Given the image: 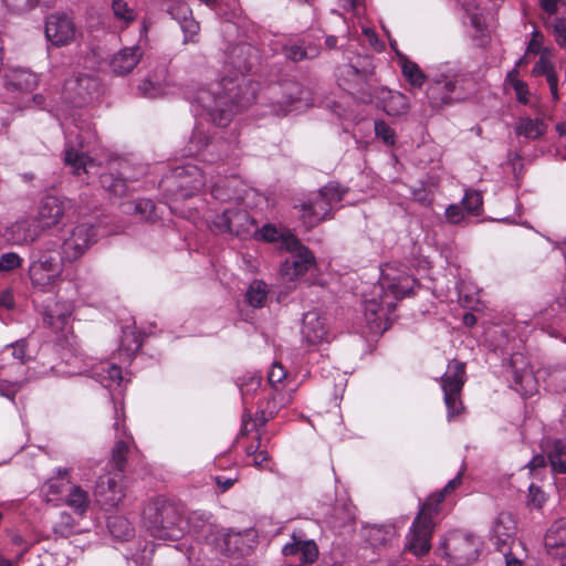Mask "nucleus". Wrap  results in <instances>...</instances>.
<instances>
[{"instance_id":"f257e3e1","label":"nucleus","mask_w":566,"mask_h":566,"mask_svg":"<svg viewBox=\"0 0 566 566\" xmlns=\"http://www.w3.org/2000/svg\"><path fill=\"white\" fill-rule=\"evenodd\" d=\"M258 51L248 43L231 46L226 53L222 78L211 88H201L195 102L218 126H227L232 116L255 99V85L247 78L258 61Z\"/></svg>"},{"instance_id":"f03ea898","label":"nucleus","mask_w":566,"mask_h":566,"mask_svg":"<svg viewBox=\"0 0 566 566\" xmlns=\"http://www.w3.org/2000/svg\"><path fill=\"white\" fill-rule=\"evenodd\" d=\"M416 280L391 266L381 270V276L371 293L365 296L364 315L371 334H382L390 327L388 317L397 302L409 296Z\"/></svg>"},{"instance_id":"7ed1b4c3","label":"nucleus","mask_w":566,"mask_h":566,"mask_svg":"<svg viewBox=\"0 0 566 566\" xmlns=\"http://www.w3.org/2000/svg\"><path fill=\"white\" fill-rule=\"evenodd\" d=\"M461 473L450 480L441 492L433 494L421 504L420 511L415 517L406 536L405 551L420 557L429 553L431 537L434 528L433 517L439 512V505L446 494L453 492L461 484Z\"/></svg>"},{"instance_id":"20e7f679","label":"nucleus","mask_w":566,"mask_h":566,"mask_svg":"<svg viewBox=\"0 0 566 566\" xmlns=\"http://www.w3.org/2000/svg\"><path fill=\"white\" fill-rule=\"evenodd\" d=\"M143 523L149 535L157 539L178 541L186 532L181 506L165 499L153 500L145 506Z\"/></svg>"},{"instance_id":"39448f33","label":"nucleus","mask_w":566,"mask_h":566,"mask_svg":"<svg viewBox=\"0 0 566 566\" xmlns=\"http://www.w3.org/2000/svg\"><path fill=\"white\" fill-rule=\"evenodd\" d=\"M65 149L64 161L73 169V174L81 176L82 174L88 175L95 167V161L86 156L83 151L84 147H88L96 140L95 130L90 124L75 123L73 127H67L65 130Z\"/></svg>"},{"instance_id":"423d86ee","label":"nucleus","mask_w":566,"mask_h":566,"mask_svg":"<svg viewBox=\"0 0 566 566\" xmlns=\"http://www.w3.org/2000/svg\"><path fill=\"white\" fill-rule=\"evenodd\" d=\"M207 179L201 169L190 163L176 167L170 176L161 180V187L176 200L189 198L206 186Z\"/></svg>"},{"instance_id":"0eeeda50","label":"nucleus","mask_w":566,"mask_h":566,"mask_svg":"<svg viewBox=\"0 0 566 566\" xmlns=\"http://www.w3.org/2000/svg\"><path fill=\"white\" fill-rule=\"evenodd\" d=\"M483 547L481 537L462 531L448 535L443 543L442 556L455 566H467L479 558Z\"/></svg>"},{"instance_id":"6e6552de","label":"nucleus","mask_w":566,"mask_h":566,"mask_svg":"<svg viewBox=\"0 0 566 566\" xmlns=\"http://www.w3.org/2000/svg\"><path fill=\"white\" fill-rule=\"evenodd\" d=\"M97 231L87 222L78 223L63 234L61 255L62 261L74 262L81 259L96 242Z\"/></svg>"},{"instance_id":"1a4fd4ad","label":"nucleus","mask_w":566,"mask_h":566,"mask_svg":"<svg viewBox=\"0 0 566 566\" xmlns=\"http://www.w3.org/2000/svg\"><path fill=\"white\" fill-rule=\"evenodd\" d=\"M283 248L291 252L281 265V274L286 281L303 276L315 265L314 255L295 235L284 238Z\"/></svg>"},{"instance_id":"9d476101","label":"nucleus","mask_w":566,"mask_h":566,"mask_svg":"<svg viewBox=\"0 0 566 566\" xmlns=\"http://www.w3.org/2000/svg\"><path fill=\"white\" fill-rule=\"evenodd\" d=\"M465 381V368L462 363L452 361L448 365L447 371L441 378L444 402L448 409V421L461 413L463 405L460 399L462 387Z\"/></svg>"},{"instance_id":"9b49d317","label":"nucleus","mask_w":566,"mask_h":566,"mask_svg":"<svg viewBox=\"0 0 566 566\" xmlns=\"http://www.w3.org/2000/svg\"><path fill=\"white\" fill-rule=\"evenodd\" d=\"M64 262L62 261V255L59 259L51 253H42L38 260L31 263L29 269L33 286L43 292L50 291L61 277Z\"/></svg>"},{"instance_id":"f8f14e48","label":"nucleus","mask_w":566,"mask_h":566,"mask_svg":"<svg viewBox=\"0 0 566 566\" xmlns=\"http://www.w3.org/2000/svg\"><path fill=\"white\" fill-rule=\"evenodd\" d=\"M124 474L114 472L101 475L94 489L97 503L105 510L117 507L126 496Z\"/></svg>"},{"instance_id":"ddd939ff","label":"nucleus","mask_w":566,"mask_h":566,"mask_svg":"<svg viewBox=\"0 0 566 566\" xmlns=\"http://www.w3.org/2000/svg\"><path fill=\"white\" fill-rule=\"evenodd\" d=\"M212 224L219 232L233 233L243 239L252 235L256 226L249 212L239 208L227 209L221 214H217Z\"/></svg>"},{"instance_id":"4468645a","label":"nucleus","mask_w":566,"mask_h":566,"mask_svg":"<svg viewBox=\"0 0 566 566\" xmlns=\"http://www.w3.org/2000/svg\"><path fill=\"white\" fill-rule=\"evenodd\" d=\"M97 90L98 81L94 76L77 74L65 81L63 94L70 103L81 107L92 99Z\"/></svg>"},{"instance_id":"2eb2a0df","label":"nucleus","mask_w":566,"mask_h":566,"mask_svg":"<svg viewBox=\"0 0 566 566\" xmlns=\"http://www.w3.org/2000/svg\"><path fill=\"white\" fill-rule=\"evenodd\" d=\"M459 83L458 75L438 73L430 77L427 97L432 108L438 109L453 101Z\"/></svg>"},{"instance_id":"dca6fc26","label":"nucleus","mask_w":566,"mask_h":566,"mask_svg":"<svg viewBox=\"0 0 566 566\" xmlns=\"http://www.w3.org/2000/svg\"><path fill=\"white\" fill-rule=\"evenodd\" d=\"M45 36L55 46L67 45L75 40V23L65 13H52L45 20Z\"/></svg>"},{"instance_id":"f3484780","label":"nucleus","mask_w":566,"mask_h":566,"mask_svg":"<svg viewBox=\"0 0 566 566\" xmlns=\"http://www.w3.org/2000/svg\"><path fill=\"white\" fill-rule=\"evenodd\" d=\"M115 410V422L114 429L116 431L115 444L112 450L111 462L118 473H123L126 465L127 455L130 451V444L133 443V437L126 432L124 422L123 407L114 406Z\"/></svg>"},{"instance_id":"a211bd4d","label":"nucleus","mask_w":566,"mask_h":566,"mask_svg":"<svg viewBox=\"0 0 566 566\" xmlns=\"http://www.w3.org/2000/svg\"><path fill=\"white\" fill-rule=\"evenodd\" d=\"M71 208L72 203L70 200L46 196L40 201L38 216L34 218L38 220L41 230L44 231L56 227Z\"/></svg>"},{"instance_id":"6ab92c4d","label":"nucleus","mask_w":566,"mask_h":566,"mask_svg":"<svg viewBox=\"0 0 566 566\" xmlns=\"http://www.w3.org/2000/svg\"><path fill=\"white\" fill-rule=\"evenodd\" d=\"M42 233L38 220L32 216H22L8 226L3 232L7 242L23 245L34 242Z\"/></svg>"},{"instance_id":"aec40b11","label":"nucleus","mask_w":566,"mask_h":566,"mask_svg":"<svg viewBox=\"0 0 566 566\" xmlns=\"http://www.w3.org/2000/svg\"><path fill=\"white\" fill-rule=\"evenodd\" d=\"M302 336L307 345H318L329 342V331L326 317L318 311H308L303 315Z\"/></svg>"},{"instance_id":"412c9836","label":"nucleus","mask_w":566,"mask_h":566,"mask_svg":"<svg viewBox=\"0 0 566 566\" xmlns=\"http://www.w3.org/2000/svg\"><path fill=\"white\" fill-rule=\"evenodd\" d=\"M168 3L167 11L175 19L184 32V43L195 42L199 32V23L193 19L191 10L185 0H163Z\"/></svg>"},{"instance_id":"4be33fe9","label":"nucleus","mask_w":566,"mask_h":566,"mask_svg":"<svg viewBox=\"0 0 566 566\" xmlns=\"http://www.w3.org/2000/svg\"><path fill=\"white\" fill-rule=\"evenodd\" d=\"M285 557L300 555L302 563H314L318 556V549L314 541L305 539L302 532H293L291 542L286 543L282 548Z\"/></svg>"},{"instance_id":"5701e85b","label":"nucleus","mask_w":566,"mask_h":566,"mask_svg":"<svg viewBox=\"0 0 566 566\" xmlns=\"http://www.w3.org/2000/svg\"><path fill=\"white\" fill-rule=\"evenodd\" d=\"M516 524L511 513L501 512L493 522L492 539L501 552L514 542Z\"/></svg>"},{"instance_id":"b1692460","label":"nucleus","mask_w":566,"mask_h":566,"mask_svg":"<svg viewBox=\"0 0 566 566\" xmlns=\"http://www.w3.org/2000/svg\"><path fill=\"white\" fill-rule=\"evenodd\" d=\"M143 51L139 46L125 48L118 51L109 61L111 71L119 76L130 73L139 63Z\"/></svg>"},{"instance_id":"393cba45","label":"nucleus","mask_w":566,"mask_h":566,"mask_svg":"<svg viewBox=\"0 0 566 566\" xmlns=\"http://www.w3.org/2000/svg\"><path fill=\"white\" fill-rule=\"evenodd\" d=\"M193 532L198 537L203 538L206 542L212 544L220 533V528L210 522V516L205 512H191L186 520V530Z\"/></svg>"},{"instance_id":"a878e982","label":"nucleus","mask_w":566,"mask_h":566,"mask_svg":"<svg viewBox=\"0 0 566 566\" xmlns=\"http://www.w3.org/2000/svg\"><path fill=\"white\" fill-rule=\"evenodd\" d=\"M321 195H317L315 199L308 200L301 205L303 222L312 228L323 220L331 218L333 207L326 201L322 200Z\"/></svg>"},{"instance_id":"bb28decb","label":"nucleus","mask_w":566,"mask_h":566,"mask_svg":"<svg viewBox=\"0 0 566 566\" xmlns=\"http://www.w3.org/2000/svg\"><path fill=\"white\" fill-rule=\"evenodd\" d=\"M4 86L9 92H31L38 85L35 73L25 69H13L4 75Z\"/></svg>"},{"instance_id":"cd10ccee","label":"nucleus","mask_w":566,"mask_h":566,"mask_svg":"<svg viewBox=\"0 0 566 566\" xmlns=\"http://www.w3.org/2000/svg\"><path fill=\"white\" fill-rule=\"evenodd\" d=\"M552 471L557 474L566 473V439H546L542 444Z\"/></svg>"},{"instance_id":"c85d7f7f","label":"nucleus","mask_w":566,"mask_h":566,"mask_svg":"<svg viewBox=\"0 0 566 566\" xmlns=\"http://www.w3.org/2000/svg\"><path fill=\"white\" fill-rule=\"evenodd\" d=\"M161 76L155 74L144 78L137 86L138 93L147 98L161 97L170 92L171 82L166 69L160 71Z\"/></svg>"},{"instance_id":"c756f323","label":"nucleus","mask_w":566,"mask_h":566,"mask_svg":"<svg viewBox=\"0 0 566 566\" xmlns=\"http://www.w3.org/2000/svg\"><path fill=\"white\" fill-rule=\"evenodd\" d=\"M382 109L389 116H401L408 113L410 106L406 95L400 92L381 88L377 95Z\"/></svg>"},{"instance_id":"7c9ffc66","label":"nucleus","mask_w":566,"mask_h":566,"mask_svg":"<svg viewBox=\"0 0 566 566\" xmlns=\"http://www.w3.org/2000/svg\"><path fill=\"white\" fill-rule=\"evenodd\" d=\"M545 547L552 556H563L566 554V520L554 522L547 530Z\"/></svg>"},{"instance_id":"2f4dec72","label":"nucleus","mask_w":566,"mask_h":566,"mask_svg":"<svg viewBox=\"0 0 566 566\" xmlns=\"http://www.w3.org/2000/svg\"><path fill=\"white\" fill-rule=\"evenodd\" d=\"M117 164L122 169L118 175H115L112 171L104 172L101 175L99 181L102 187L106 189L109 193H112L115 197H123L128 191V166L124 161H118Z\"/></svg>"},{"instance_id":"473e14b6","label":"nucleus","mask_w":566,"mask_h":566,"mask_svg":"<svg viewBox=\"0 0 566 566\" xmlns=\"http://www.w3.org/2000/svg\"><path fill=\"white\" fill-rule=\"evenodd\" d=\"M71 471L67 468H59L56 475L48 479L42 485L41 492L45 496L48 503L52 502L51 495H61L69 491V488L73 484L71 480Z\"/></svg>"},{"instance_id":"72a5a7b5","label":"nucleus","mask_w":566,"mask_h":566,"mask_svg":"<svg viewBox=\"0 0 566 566\" xmlns=\"http://www.w3.org/2000/svg\"><path fill=\"white\" fill-rule=\"evenodd\" d=\"M243 538L244 533L242 532H233L232 530L220 528V533L217 535L216 539H212V544L223 554H243V549L241 547Z\"/></svg>"},{"instance_id":"f704fd0d","label":"nucleus","mask_w":566,"mask_h":566,"mask_svg":"<svg viewBox=\"0 0 566 566\" xmlns=\"http://www.w3.org/2000/svg\"><path fill=\"white\" fill-rule=\"evenodd\" d=\"M71 317V308L66 303H56L44 312V322L56 333L66 331Z\"/></svg>"},{"instance_id":"c9c22d12","label":"nucleus","mask_w":566,"mask_h":566,"mask_svg":"<svg viewBox=\"0 0 566 566\" xmlns=\"http://www.w3.org/2000/svg\"><path fill=\"white\" fill-rule=\"evenodd\" d=\"M64 504L75 514L84 516L90 509L91 497L82 486L72 484L64 496Z\"/></svg>"},{"instance_id":"e433bc0d","label":"nucleus","mask_w":566,"mask_h":566,"mask_svg":"<svg viewBox=\"0 0 566 566\" xmlns=\"http://www.w3.org/2000/svg\"><path fill=\"white\" fill-rule=\"evenodd\" d=\"M547 126L541 118L521 117L515 126L517 136L527 139H537L546 133Z\"/></svg>"},{"instance_id":"4c0bfd02","label":"nucleus","mask_w":566,"mask_h":566,"mask_svg":"<svg viewBox=\"0 0 566 566\" xmlns=\"http://www.w3.org/2000/svg\"><path fill=\"white\" fill-rule=\"evenodd\" d=\"M532 73L535 76L545 75L553 98L558 99V77L555 72L553 63L546 56L542 55L538 59V61L535 63L532 70Z\"/></svg>"},{"instance_id":"58836bf2","label":"nucleus","mask_w":566,"mask_h":566,"mask_svg":"<svg viewBox=\"0 0 566 566\" xmlns=\"http://www.w3.org/2000/svg\"><path fill=\"white\" fill-rule=\"evenodd\" d=\"M107 527L112 536L119 541H129L135 534L132 523L119 515L109 516Z\"/></svg>"},{"instance_id":"ea45409f","label":"nucleus","mask_w":566,"mask_h":566,"mask_svg":"<svg viewBox=\"0 0 566 566\" xmlns=\"http://www.w3.org/2000/svg\"><path fill=\"white\" fill-rule=\"evenodd\" d=\"M95 376L104 387H111L113 384L119 385L123 380L120 367L111 363L101 364Z\"/></svg>"},{"instance_id":"a19ab883","label":"nucleus","mask_w":566,"mask_h":566,"mask_svg":"<svg viewBox=\"0 0 566 566\" xmlns=\"http://www.w3.org/2000/svg\"><path fill=\"white\" fill-rule=\"evenodd\" d=\"M53 0H2L7 9L14 14H25L39 6L46 8L52 6Z\"/></svg>"},{"instance_id":"79ce46f5","label":"nucleus","mask_w":566,"mask_h":566,"mask_svg":"<svg viewBox=\"0 0 566 566\" xmlns=\"http://www.w3.org/2000/svg\"><path fill=\"white\" fill-rule=\"evenodd\" d=\"M247 302L253 307H262L268 298V286L261 280H254L248 287Z\"/></svg>"},{"instance_id":"37998d69","label":"nucleus","mask_w":566,"mask_h":566,"mask_svg":"<svg viewBox=\"0 0 566 566\" xmlns=\"http://www.w3.org/2000/svg\"><path fill=\"white\" fill-rule=\"evenodd\" d=\"M284 95L285 99H277L275 103L277 108H275L276 114H287L291 111V106L294 102L301 99V87L297 83H289L284 85Z\"/></svg>"},{"instance_id":"c03bdc74","label":"nucleus","mask_w":566,"mask_h":566,"mask_svg":"<svg viewBox=\"0 0 566 566\" xmlns=\"http://www.w3.org/2000/svg\"><path fill=\"white\" fill-rule=\"evenodd\" d=\"M340 78L347 83L345 87L349 92H354L365 81V74L352 64H345L340 67Z\"/></svg>"},{"instance_id":"a18cd8bd","label":"nucleus","mask_w":566,"mask_h":566,"mask_svg":"<svg viewBox=\"0 0 566 566\" xmlns=\"http://www.w3.org/2000/svg\"><path fill=\"white\" fill-rule=\"evenodd\" d=\"M395 531L391 526H373L367 530V539L373 546L386 545L391 541Z\"/></svg>"},{"instance_id":"49530a36","label":"nucleus","mask_w":566,"mask_h":566,"mask_svg":"<svg viewBox=\"0 0 566 566\" xmlns=\"http://www.w3.org/2000/svg\"><path fill=\"white\" fill-rule=\"evenodd\" d=\"M252 235L255 237L256 239H261L266 242H279L280 241L281 247L283 248L284 238L292 235V234L290 232H282L272 224H265L261 229L255 227Z\"/></svg>"},{"instance_id":"de8ad7c7","label":"nucleus","mask_w":566,"mask_h":566,"mask_svg":"<svg viewBox=\"0 0 566 566\" xmlns=\"http://www.w3.org/2000/svg\"><path fill=\"white\" fill-rule=\"evenodd\" d=\"M346 192L347 189L342 187L339 184L329 182L319 189L318 195H321L323 201H326L331 207L334 208L336 203L343 200Z\"/></svg>"},{"instance_id":"09e8293b","label":"nucleus","mask_w":566,"mask_h":566,"mask_svg":"<svg viewBox=\"0 0 566 566\" xmlns=\"http://www.w3.org/2000/svg\"><path fill=\"white\" fill-rule=\"evenodd\" d=\"M402 74L406 80L415 87H421L426 81V75L417 63L406 60L402 62Z\"/></svg>"},{"instance_id":"8fccbe9b","label":"nucleus","mask_w":566,"mask_h":566,"mask_svg":"<svg viewBox=\"0 0 566 566\" xmlns=\"http://www.w3.org/2000/svg\"><path fill=\"white\" fill-rule=\"evenodd\" d=\"M262 377L258 374H249L238 379V387L241 391L242 399L245 401L248 396L256 392L260 388Z\"/></svg>"},{"instance_id":"3c124183","label":"nucleus","mask_w":566,"mask_h":566,"mask_svg":"<svg viewBox=\"0 0 566 566\" xmlns=\"http://www.w3.org/2000/svg\"><path fill=\"white\" fill-rule=\"evenodd\" d=\"M112 10L115 18L123 22L124 25H128L136 19L135 10L123 0H113Z\"/></svg>"},{"instance_id":"603ef678","label":"nucleus","mask_w":566,"mask_h":566,"mask_svg":"<svg viewBox=\"0 0 566 566\" xmlns=\"http://www.w3.org/2000/svg\"><path fill=\"white\" fill-rule=\"evenodd\" d=\"M470 3H463V8L470 17L471 25L475 29L476 33L480 35V44H485L488 42V34L485 33V23L482 15L478 12V8H474V11H471Z\"/></svg>"},{"instance_id":"864d4df0","label":"nucleus","mask_w":566,"mask_h":566,"mask_svg":"<svg viewBox=\"0 0 566 566\" xmlns=\"http://www.w3.org/2000/svg\"><path fill=\"white\" fill-rule=\"evenodd\" d=\"M317 54H318V50L315 48L310 49V50L303 49L302 46H298V45H291V46L285 48L286 57L294 62H298V61H302L305 59H313Z\"/></svg>"},{"instance_id":"5fc2aeb1","label":"nucleus","mask_w":566,"mask_h":566,"mask_svg":"<svg viewBox=\"0 0 566 566\" xmlns=\"http://www.w3.org/2000/svg\"><path fill=\"white\" fill-rule=\"evenodd\" d=\"M462 203L464 206V209L469 213H479V210L483 203L482 195L481 192L476 190H467L464 193V197L462 199Z\"/></svg>"},{"instance_id":"6e6d98bb","label":"nucleus","mask_w":566,"mask_h":566,"mask_svg":"<svg viewBox=\"0 0 566 566\" xmlns=\"http://www.w3.org/2000/svg\"><path fill=\"white\" fill-rule=\"evenodd\" d=\"M22 265V258L15 252H7L0 255V273H9Z\"/></svg>"},{"instance_id":"4d7b16f0","label":"nucleus","mask_w":566,"mask_h":566,"mask_svg":"<svg viewBox=\"0 0 566 566\" xmlns=\"http://www.w3.org/2000/svg\"><path fill=\"white\" fill-rule=\"evenodd\" d=\"M375 134L378 138H380L386 145H394L396 134L394 129L384 120L375 122Z\"/></svg>"},{"instance_id":"13d9d810","label":"nucleus","mask_w":566,"mask_h":566,"mask_svg":"<svg viewBox=\"0 0 566 566\" xmlns=\"http://www.w3.org/2000/svg\"><path fill=\"white\" fill-rule=\"evenodd\" d=\"M74 527V520L73 517L66 513L63 512L60 515V521L54 525V533L59 534L60 536L67 537L72 532Z\"/></svg>"},{"instance_id":"bf43d9fd","label":"nucleus","mask_w":566,"mask_h":566,"mask_svg":"<svg viewBox=\"0 0 566 566\" xmlns=\"http://www.w3.org/2000/svg\"><path fill=\"white\" fill-rule=\"evenodd\" d=\"M134 210L143 219H153L155 203L150 199H140L134 203Z\"/></svg>"},{"instance_id":"052dcab7","label":"nucleus","mask_w":566,"mask_h":566,"mask_svg":"<svg viewBox=\"0 0 566 566\" xmlns=\"http://www.w3.org/2000/svg\"><path fill=\"white\" fill-rule=\"evenodd\" d=\"M27 347L28 345L24 339H20L8 346V348L11 349L12 357L20 361L21 364H24L31 358L30 355H28L27 353Z\"/></svg>"},{"instance_id":"680f3d73","label":"nucleus","mask_w":566,"mask_h":566,"mask_svg":"<svg viewBox=\"0 0 566 566\" xmlns=\"http://www.w3.org/2000/svg\"><path fill=\"white\" fill-rule=\"evenodd\" d=\"M286 377V370L280 363H273L271 369L268 374L269 384L272 387H276L277 384H281L283 379Z\"/></svg>"},{"instance_id":"e2e57ef3","label":"nucleus","mask_w":566,"mask_h":566,"mask_svg":"<svg viewBox=\"0 0 566 566\" xmlns=\"http://www.w3.org/2000/svg\"><path fill=\"white\" fill-rule=\"evenodd\" d=\"M527 499L528 504L536 509H541L546 501L545 493L541 490V488L534 484H531L528 488Z\"/></svg>"},{"instance_id":"0e129e2a","label":"nucleus","mask_w":566,"mask_h":566,"mask_svg":"<svg viewBox=\"0 0 566 566\" xmlns=\"http://www.w3.org/2000/svg\"><path fill=\"white\" fill-rule=\"evenodd\" d=\"M21 389V384L18 381L10 382L7 380L0 381V396L10 400H14L17 392Z\"/></svg>"},{"instance_id":"69168bd1","label":"nucleus","mask_w":566,"mask_h":566,"mask_svg":"<svg viewBox=\"0 0 566 566\" xmlns=\"http://www.w3.org/2000/svg\"><path fill=\"white\" fill-rule=\"evenodd\" d=\"M446 218L450 223L457 224L464 218V211L459 205H450L446 209Z\"/></svg>"},{"instance_id":"338daca9","label":"nucleus","mask_w":566,"mask_h":566,"mask_svg":"<svg viewBox=\"0 0 566 566\" xmlns=\"http://www.w3.org/2000/svg\"><path fill=\"white\" fill-rule=\"evenodd\" d=\"M555 41L560 48L566 49V21L558 20L554 24Z\"/></svg>"},{"instance_id":"774afa93","label":"nucleus","mask_w":566,"mask_h":566,"mask_svg":"<svg viewBox=\"0 0 566 566\" xmlns=\"http://www.w3.org/2000/svg\"><path fill=\"white\" fill-rule=\"evenodd\" d=\"M411 196L415 201L421 203L422 206H429L432 201L430 191L424 187L412 189Z\"/></svg>"}]
</instances>
